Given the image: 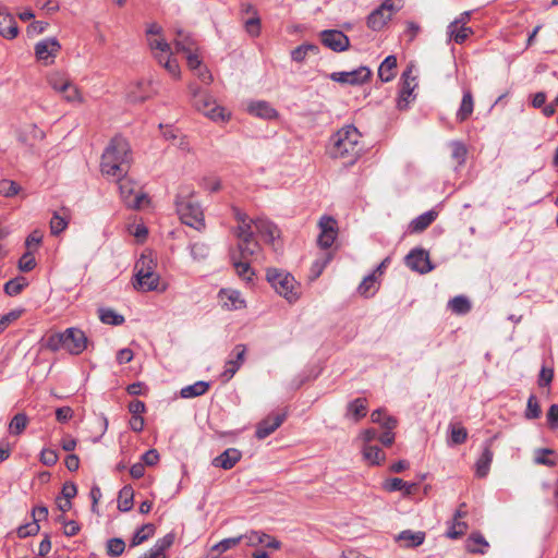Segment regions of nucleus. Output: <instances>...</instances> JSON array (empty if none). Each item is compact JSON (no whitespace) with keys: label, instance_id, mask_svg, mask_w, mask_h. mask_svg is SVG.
Segmentation results:
<instances>
[{"label":"nucleus","instance_id":"69168bd1","mask_svg":"<svg viewBox=\"0 0 558 558\" xmlns=\"http://www.w3.org/2000/svg\"><path fill=\"white\" fill-rule=\"evenodd\" d=\"M174 539L175 535L173 533H168L163 537L157 539L153 547H155L156 550L166 554V551L173 545Z\"/></svg>","mask_w":558,"mask_h":558},{"label":"nucleus","instance_id":"ea45409f","mask_svg":"<svg viewBox=\"0 0 558 558\" xmlns=\"http://www.w3.org/2000/svg\"><path fill=\"white\" fill-rule=\"evenodd\" d=\"M28 286V281L25 277L23 276H17L11 280H9L5 284H4V293L8 294L9 296H15L17 294H20L25 287Z\"/></svg>","mask_w":558,"mask_h":558},{"label":"nucleus","instance_id":"f03ea898","mask_svg":"<svg viewBox=\"0 0 558 558\" xmlns=\"http://www.w3.org/2000/svg\"><path fill=\"white\" fill-rule=\"evenodd\" d=\"M362 134L354 125H345L337 131L330 142L328 153L331 158H350L349 163L356 161L362 153Z\"/></svg>","mask_w":558,"mask_h":558},{"label":"nucleus","instance_id":"2f4dec72","mask_svg":"<svg viewBox=\"0 0 558 558\" xmlns=\"http://www.w3.org/2000/svg\"><path fill=\"white\" fill-rule=\"evenodd\" d=\"M397 58L388 56L380 63L378 69V76L383 82H390L396 76Z\"/></svg>","mask_w":558,"mask_h":558},{"label":"nucleus","instance_id":"c85d7f7f","mask_svg":"<svg viewBox=\"0 0 558 558\" xmlns=\"http://www.w3.org/2000/svg\"><path fill=\"white\" fill-rule=\"evenodd\" d=\"M473 109H474L473 95L470 89H465L463 92V97L461 100L460 108L457 112V120L459 122L466 121L473 113Z\"/></svg>","mask_w":558,"mask_h":558},{"label":"nucleus","instance_id":"6ab92c4d","mask_svg":"<svg viewBox=\"0 0 558 558\" xmlns=\"http://www.w3.org/2000/svg\"><path fill=\"white\" fill-rule=\"evenodd\" d=\"M46 137L45 132L36 124H27L17 131V141L25 146L34 147Z\"/></svg>","mask_w":558,"mask_h":558},{"label":"nucleus","instance_id":"412c9836","mask_svg":"<svg viewBox=\"0 0 558 558\" xmlns=\"http://www.w3.org/2000/svg\"><path fill=\"white\" fill-rule=\"evenodd\" d=\"M242 458V453L236 448H228L222 453L217 456L211 464L215 468H221L223 470H231Z\"/></svg>","mask_w":558,"mask_h":558},{"label":"nucleus","instance_id":"a19ab883","mask_svg":"<svg viewBox=\"0 0 558 558\" xmlns=\"http://www.w3.org/2000/svg\"><path fill=\"white\" fill-rule=\"evenodd\" d=\"M424 539H425L424 532H413L411 530L402 531L398 536V541L405 542V545L408 547H417L421 544H423Z\"/></svg>","mask_w":558,"mask_h":558},{"label":"nucleus","instance_id":"864d4df0","mask_svg":"<svg viewBox=\"0 0 558 558\" xmlns=\"http://www.w3.org/2000/svg\"><path fill=\"white\" fill-rule=\"evenodd\" d=\"M466 154L468 150L464 144L461 142L451 143V157L458 166H461L465 162Z\"/></svg>","mask_w":558,"mask_h":558},{"label":"nucleus","instance_id":"aec40b11","mask_svg":"<svg viewBox=\"0 0 558 558\" xmlns=\"http://www.w3.org/2000/svg\"><path fill=\"white\" fill-rule=\"evenodd\" d=\"M245 353V344L240 343L234 347L231 353L233 357L226 362L225 371L222 373V376L226 378V380L231 379L238 372V369L241 367V365L244 362Z\"/></svg>","mask_w":558,"mask_h":558},{"label":"nucleus","instance_id":"774afa93","mask_svg":"<svg viewBox=\"0 0 558 558\" xmlns=\"http://www.w3.org/2000/svg\"><path fill=\"white\" fill-rule=\"evenodd\" d=\"M546 416L549 427L556 429L558 427V404H551Z\"/></svg>","mask_w":558,"mask_h":558},{"label":"nucleus","instance_id":"b1692460","mask_svg":"<svg viewBox=\"0 0 558 558\" xmlns=\"http://www.w3.org/2000/svg\"><path fill=\"white\" fill-rule=\"evenodd\" d=\"M384 488L387 492H399L402 490L404 496L413 495L417 488V483H408L404 482L402 478L393 477L385 482Z\"/></svg>","mask_w":558,"mask_h":558},{"label":"nucleus","instance_id":"f704fd0d","mask_svg":"<svg viewBox=\"0 0 558 558\" xmlns=\"http://www.w3.org/2000/svg\"><path fill=\"white\" fill-rule=\"evenodd\" d=\"M134 490L132 486L125 485L121 488L118 496V509L122 512L130 511L133 508Z\"/></svg>","mask_w":558,"mask_h":558},{"label":"nucleus","instance_id":"79ce46f5","mask_svg":"<svg viewBox=\"0 0 558 558\" xmlns=\"http://www.w3.org/2000/svg\"><path fill=\"white\" fill-rule=\"evenodd\" d=\"M318 50V46L314 44H303L291 51V59L298 63H301L305 60L308 52L317 53Z\"/></svg>","mask_w":558,"mask_h":558},{"label":"nucleus","instance_id":"de8ad7c7","mask_svg":"<svg viewBox=\"0 0 558 558\" xmlns=\"http://www.w3.org/2000/svg\"><path fill=\"white\" fill-rule=\"evenodd\" d=\"M468 430L460 424H450V438L448 442L450 445H461L466 441Z\"/></svg>","mask_w":558,"mask_h":558},{"label":"nucleus","instance_id":"6e6d98bb","mask_svg":"<svg viewBox=\"0 0 558 558\" xmlns=\"http://www.w3.org/2000/svg\"><path fill=\"white\" fill-rule=\"evenodd\" d=\"M466 522L461 519L453 518L451 526L447 531V536L450 538H459L466 532Z\"/></svg>","mask_w":558,"mask_h":558},{"label":"nucleus","instance_id":"7ed1b4c3","mask_svg":"<svg viewBox=\"0 0 558 558\" xmlns=\"http://www.w3.org/2000/svg\"><path fill=\"white\" fill-rule=\"evenodd\" d=\"M251 234L246 230L239 233V242L235 247L230 248L231 263L240 278L251 282L255 275L251 268L250 258L260 250L259 243L255 239H248Z\"/></svg>","mask_w":558,"mask_h":558},{"label":"nucleus","instance_id":"39448f33","mask_svg":"<svg viewBox=\"0 0 558 558\" xmlns=\"http://www.w3.org/2000/svg\"><path fill=\"white\" fill-rule=\"evenodd\" d=\"M189 89L192 96L193 107L213 121H225L229 116L225 108L218 106L216 100L205 90H202L195 84H190Z\"/></svg>","mask_w":558,"mask_h":558},{"label":"nucleus","instance_id":"c756f323","mask_svg":"<svg viewBox=\"0 0 558 558\" xmlns=\"http://www.w3.org/2000/svg\"><path fill=\"white\" fill-rule=\"evenodd\" d=\"M248 112L263 119H274L277 117V111L266 101H255L250 104Z\"/></svg>","mask_w":558,"mask_h":558},{"label":"nucleus","instance_id":"423d86ee","mask_svg":"<svg viewBox=\"0 0 558 558\" xmlns=\"http://www.w3.org/2000/svg\"><path fill=\"white\" fill-rule=\"evenodd\" d=\"M191 194L192 193L189 191L186 196L182 193L177 196V213L182 223L195 230H201L205 227L204 214L199 204L192 199Z\"/></svg>","mask_w":558,"mask_h":558},{"label":"nucleus","instance_id":"a18cd8bd","mask_svg":"<svg viewBox=\"0 0 558 558\" xmlns=\"http://www.w3.org/2000/svg\"><path fill=\"white\" fill-rule=\"evenodd\" d=\"M449 307L453 313L463 315L471 311V303L468 298L458 295L449 301Z\"/></svg>","mask_w":558,"mask_h":558},{"label":"nucleus","instance_id":"9d476101","mask_svg":"<svg viewBox=\"0 0 558 558\" xmlns=\"http://www.w3.org/2000/svg\"><path fill=\"white\" fill-rule=\"evenodd\" d=\"M413 68L414 66L412 64L408 65L401 75V87L397 100V107L399 110L407 109L409 104L415 98L413 92L417 86V83L416 76L413 75Z\"/></svg>","mask_w":558,"mask_h":558},{"label":"nucleus","instance_id":"c03bdc74","mask_svg":"<svg viewBox=\"0 0 558 558\" xmlns=\"http://www.w3.org/2000/svg\"><path fill=\"white\" fill-rule=\"evenodd\" d=\"M99 319L104 324L120 326L124 323V317L116 313L112 308H99Z\"/></svg>","mask_w":558,"mask_h":558},{"label":"nucleus","instance_id":"1a4fd4ad","mask_svg":"<svg viewBox=\"0 0 558 558\" xmlns=\"http://www.w3.org/2000/svg\"><path fill=\"white\" fill-rule=\"evenodd\" d=\"M402 8V0H385L367 16V26L373 31H380L391 19L392 14Z\"/></svg>","mask_w":558,"mask_h":558},{"label":"nucleus","instance_id":"37998d69","mask_svg":"<svg viewBox=\"0 0 558 558\" xmlns=\"http://www.w3.org/2000/svg\"><path fill=\"white\" fill-rule=\"evenodd\" d=\"M233 211H234L235 219L241 223L234 230L235 236L239 239V233L241 232V230H246L247 229L248 233L251 234V236L248 239H254V232L252 230V225H253L254 220L250 219L246 216V214L242 213L238 208H233Z\"/></svg>","mask_w":558,"mask_h":558},{"label":"nucleus","instance_id":"09e8293b","mask_svg":"<svg viewBox=\"0 0 558 558\" xmlns=\"http://www.w3.org/2000/svg\"><path fill=\"white\" fill-rule=\"evenodd\" d=\"M59 94L62 96V98L66 102H70V104L81 105L84 101V98H83L80 89L73 83L69 84L68 87L63 92H60Z\"/></svg>","mask_w":558,"mask_h":558},{"label":"nucleus","instance_id":"e2e57ef3","mask_svg":"<svg viewBox=\"0 0 558 558\" xmlns=\"http://www.w3.org/2000/svg\"><path fill=\"white\" fill-rule=\"evenodd\" d=\"M17 267L23 272H28L36 267V260L31 251H27L22 255Z\"/></svg>","mask_w":558,"mask_h":558},{"label":"nucleus","instance_id":"f257e3e1","mask_svg":"<svg viewBox=\"0 0 558 558\" xmlns=\"http://www.w3.org/2000/svg\"><path fill=\"white\" fill-rule=\"evenodd\" d=\"M132 160L129 142L122 136H114L102 153L101 173L113 178L124 177L131 168Z\"/></svg>","mask_w":558,"mask_h":558},{"label":"nucleus","instance_id":"dca6fc26","mask_svg":"<svg viewBox=\"0 0 558 558\" xmlns=\"http://www.w3.org/2000/svg\"><path fill=\"white\" fill-rule=\"evenodd\" d=\"M337 221L329 216H323L319 220L320 233L317 243L322 248H329L337 238Z\"/></svg>","mask_w":558,"mask_h":558},{"label":"nucleus","instance_id":"338daca9","mask_svg":"<svg viewBox=\"0 0 558 558\" xmlns=\"http://www.w3.org/2000/svg\"><path fill=\"white\" fill-rule=\"evenodd\" d=\"M209 248L203 243H193L191 245V254L194 259L201 260L207 257Z\"/></svg>","mask_w":558,"mask_h":558},{"label":"nucleus","instance_id":"5fc2aeb1","mask_svg":"<svg viewBox=\"0 0 558 558\" xmlns=\"http://www.w3.org/2000/svg\"><path fill=\"white\" fill-rule=\"evenodd\" d=\"M542 413L538 400L535 395H531L527 399L525 417L527 420L538 418Z\"/></svg>","mask_w":558,"mask_h":558},{"label":"nucleus","instance_id":"3c124183","mask_svg":"<svg viewBox=\"0 0 558 558\" xmlns=\"http://www.w3.org/2000/svg\"><path fill=\"white\" fill-rule=\"evenodd\" d=\"M125 549V543L120 537H113L107 541V554L110 557H119Z\"/></svg>","mask_w":558,"mask_h":558},{"label":"nucleus","instance_id":"bb28decb","mask_svg":"<svg viewBox=\"0 0 558 558\" xmlns=\"http://www.w3.org/2000/svg\"><path fill=\"white\" fill-rule=\"evenodd\" d=\"M174 46L178 52H183L185 54L193 51H198V47L195 39L190 34H186L183 31L177 32Z\"/></svg>","mask_w":558,"mask_h":558},{"label":"nucleus","instance_id":"f3484780","mask_svg":"<svg viewBox=\"0 0 558 558\" xmlns=\"http://www.w3.org/2000/svg\"><path fill=\"white\" fill-rule=\"evenodd\" d=\"M61 50V45L56 38H46L35 46V54L39 61L45 62V64H50L53 62L57 53Z\"/></svg>","mask_w":558,"mask_h":558},{"label":"nucleus","instance_id":"49530a36","mask_svg":"<svg viewBox=\"0 0 558 558\" xmlns=\"http://www.w3.org/2000/svg\"><path fill=\"white\" fill-rule=\"evenodd\" d=\"M27 424V415L25 413H17L12 417L9 424V432L12 435H21L25 430Z\"/></svg>","mask_w":558,"mask_h":558},{"label":"nucleus","instance_id":"0e129e2a","mask_svg":"<svg viewBox=\"0 0 558 558\" xmlns=\"http://www.w3.org/2000/svg\"><path fill=\"white\" fill-rule=\"evenodd\" d=\"M23 313V310H13L0 318V335L15 320H17Z\"/></svg>","mask_w":558,"mask_h":558},{"label":"nucleus","instance_id":"6e6552de","mask_svg":"<svg viewBox=\"0 0 558 558\" xmlns=\"http://www.w3.org/2000/svg\"><path fill=\"white\" fill-rule=\"evenodd\" d=\"M118 180L122 202L128 208L140 209L144 203H148L147 195L137 191V184L126 175L116 178Z\"/></svg>","mask_w":558,"mask_h":558},{"label":"nucleus","instance_id":"4be33fe9","mask_svg":"<svg viewBox=\"0 0 558 558\" xmlns=\"http://www.w3.org/2000/svg\"><path fill=\"white\" fill-rule=\"evenodd\" d=\"M0 35L7 39H13L19 35L17 23L10 12L0 10Z\"/></svg>","mask_w":558,"mask_h":558},{"label":"nucleus","instance_id":"cd10ccee","mask_svg":"<svg viewBox=\"0 0 558 558\" xmlns=\"http://www.w3.org/2000/svg\"><path fill=\"white\" fill-rule=\"evenodd\" d=\"M460 23L461 21H453L448 26V34L457 44H463L473 34L471 27L460 25Z\"/></svg>","mask_w":558,"mask_h":558},{"label":"nucleus","instance_id":"603ef678","mask_svg":"<svg viewBox=\"0 0 558 558\" xmlns=\"http://www.w3.org/2000/svg\"><path fill=\"white\" fill-rule=\"evenodd\" d=\"M69 225V220L66 217L60 216L57 211L53 213V216L50 220V231L53 235H59L63 232Z\"/></svg>","mask_w":558,"mask_h":558},{"label":"nucleus","instance_id":"5701e85b","mask_svg":"<svg viewBox=\"0 0 558 558\" xmlns=\"http://www.w3.org/2000/svg\"><path fill=\"white\" fill-rule=\"evenodd\" d=\"M490 444H492V440L486 442L482 454L480 456V458L477 459V461L475 463V468H476L475 473H476L477 477H481V478L486 477L489 472L490 464H492L493 457H494V452L490 449Z\"/></svg>","mask_w":558,"mask_h":558},{"label":"nucleus","instance_id":"a878e982","mask_svg":"<svg viewBox=\"0 0 558 558\" xmlns=\"http://www.w3.org/2000/svg\"><path fill=\"white\" fill-rule=\"evenodd\" d=\"M367 414V400L366 398H356L349 402L347 405V416L354 422H359Z\"/></svg>","mask_w":558,"mask_h":558},{"label":"nucleus","instance_id":"c9c22d12","mask_svg":"<svg viewBox=\"0 0 558 558\" xmlns=\"http://www.w3.org/2000/svg\"><path fill=\"white\" fill-rule=\"evenodd\" d=\"M220 295L222 300L227 298L228 301L225 302V306L228 310H239L245 306V301L241 298L239 291L221 290Z\"/></svg>","mask_w":558,"mask_h":558},{"label":"nucleus","instance_id":"13d9d810","mask_svg":"<svg viewBox=\"0 0 558 558\" xmlns=\"http://www.w3.org/2000/svg\"><path fill=\"white\" fill-rule=\"evenodd\" d=\"M376 283V277L375 272L366 276L363 281L360 283L357 288V292L365 298H368L374 294V291L372 289L375 287Z\"/></svg>","mask_w":558,"mask_h":558},{"label":"nucleus","instance_id":"0eeeda50","mask_svg":"<svg viewBox=\"0 0 558 558\" xmlns=\"http://www.w3.org/2000/svg\"><path fill=\"white\" fill-rule=\"evenodd\" d=\"M154 262L142 255L141 259L135 264V276L133 287L141 291L158 290L159 275L154 271Z\"/></svg>","mask_w":558,"mask_h":558},{"label":"nucleus","instance_id":"2eb2a0df","mask_svg":"<svg viewBox=\"0 0 558 558\" xmlns=\"http://www.w3.org/2000/svg\"><path fill=\"white\" fill-rule=\"evenodd\" d=\"M253 225L255 226V229L259 235L267 243L271 244L276 252L281 248V246L277 243V239L280 238V230L274 222L259 218L254 220Z\"/></svg>","mask_w":558,"mask_h":558},{"label":"nucleus","instance_id":"680f3d73","mask_svg":"<svg viewBox=\"0 0 558 558\" xmlns=\"http://www.w3.org/2000/svg\"><path fill=\"white\" fill-rule=\"evenodd\" d=\"M39 530L40 526L37 523V520H33L29 523L19 526L16 533L20 538H25L28 536L36 535L39 532Z\"/></svg>","mask_w":558,"mask_h":558},{"label":"nucleus","instance_id":"a211bd4d","mask_svg":"<svg viewBox=\"0 0 558 558\" xmlns=\"http://www.w3.org/2000/svg\"><path fill=\"white\" fill-rule=\"evenodd\" d=\"M286 413L271 414L260 421L255 430L257 439H265L271 435L286 420Z\"/></svg>","mask_w":558,"mask_h":558},{"label":"nucleus","instance_id":"9b49d317","mask_svg":"<svg viewBox=\"0 0 558 558\" xmlns=\"http://www.w3.org/2000/svg\"><path fill=\"white\" fill-rule=\"evenodd\" d=\"M65 351L72 355H78L87 349L88 338L83 330L76 327L66 328L64 331Z\"/></svg>","mask_w":558,"mask_h":558},{"label":"nucleus","instance_id":"72a5a7b5","mask_svg":"<svg viewBox=\"0 0 558 558\" xmlns=\"http://www.w3.org/2000/svg\"><path fill=\"white\" fill-rule=\"evenodd\" d=\"M209 389V383L199 380L181 389L180 396L184 399L205 395Z\"/></svg>","mask_w":558,"mask_h":558},{"label":"nucleus","instance_id":"bf43d9fd","mask_svg":"<svg viewBox=\"0 0 558 558\" xmlns=\"http://www.w3.org/2000/svg\"><path fill=\"white\" fill-rule=\"evenodd\" d=\"M21 186L12 180L3 179L0 181V194L5 197H13L19 194Z\"/></svg>","mask_w":558,"mask_h":558},{"label":"nucleus","instance_id":"58836bf2","mask_svg":"<svg viewBox=\"0 0 558 558\" xmlns=\"http://www.w3.org/2000/svg\"><path fill=\"white\" fill-rule=\"evenodd\" d=\"M47 82L49 86L57 93L63 92L72 81L64 74L60 72H54L48 75Z\"/></svg>","mask_w":558,"mask_h":558},{"label":"nucleus","instance_id":"8fccbe9b","mask_svg":"<svg viewBox=\"0 0 558 558\" xmlns=\"http://www.w3.org/2000/svg\"><path fill=\"white\" fill-rule=\"evenodd\" d=\"M547 456H556L555 450L549 448L538 449L536 451L534 462L541 465L555 466L557 464V459H550Z\"/></svg>","mask_w":558,"mask_h":558},{"label":"nucleus","instance_id":"393cba45","mask_svg":"<svg viewBox=\"0 0 558 558\" xmlns=\"http://www.w3.org/2000/svg\"><path fill=\"white\" fill-rule=\"evenodd\" d=\"M437 218V213L435 210H428L415 219H413L409 225V231L411 233H420L426 230Z\"/></svg>","mask_w":558,"mask_h":558},{"label":"nucleus","instance_id":"473e14b6","mask_svg":"<svg viewBox=\"0 0 558 558\" xmlns=\"http://www.w3.org/2000/svg\"><path fill=\"white\" fill-rule=\"evenodd\" d=\"M363 458L369 462L372 465L381 464L386 456L383 450L378 446L373 445H364L362 449Z\"/></svg>","mask_w":558,"mask_h":558},{"label":"nucleus","instance_id":"052dcab7","mask_svg":"<svg viewBox=\"0 0 558 558\" xmlns=\"http://www.w3.org/2000/svg\"><path fill=\"white\" fill-rule=\"evenodd\" d=\"M242 539H243V536H240V535L235 536V537L225 538V539L220 541L219 543H217L216 545H214L211 549L218 551L219 554H222V553L235 547L236 545H239Z\"/></svg>","mask_w":558,"mask_h":558},{"label":"nucleus","instance_id":"20e7f679","mask_svg":"<svg viewBox=\"0 0 558 558\" xmlns=\"http://www.w3.org/2000/svg\"><path fill=\"white\" fill-rule=\"evenodd\" d=\"M266 280L289 303L295 302L299 299L300 287L291 274L278 268H267Z\"/></svg>","mask_w":558,"mask_h":558},{"label":"nucleus","instance_id":"4d7b16f0","mask_svg":"<svg viewBox=\"0 0 558 558\" xmlns=\"http://www.w3.org/2000/svg\"><path fill=\"white\" fill-rule=\"evenodd\" d=\"M242 536L246 541L247 546H257L265 543L266 538H269V534L262 531H250Z\"/></svg>","mask_w":558,"mask_h":558},{"label":"nucleus","instance_id":"7c9ffc66","mask_svg":"<svg viewBox=\"0 0 558 558\" xmlns=\"http://www.w3.org/2000/svg\"><path fill=\"white\" fill-rule=\"evenodd\" d=\"M489 546L481 533H472L465 541V548L471 554H484Z\"/></svg>","mask_w":558,"mask_h":558},{"label":"nucleus","instance_id":"4468645a","mask_svg":"<svg viewBox=\"0 0 558 558\" xmlns=\"http://www.w3.org/2000/svg\"><path fill=\"white\" fill-rule=\"evenodd\" d=\"M405 265L420 274H427L434 268L428 252L423 248H413L405 257Z\"/></svg>","mask_w":558,"mask_h":558},{"label":"nucleus","instance_id":"4c0bfd02","mask_svg":"<svg viewBox=\"0 0 558 558\" xmlns=\"http://www.w3.org/2000/svg\"><path fill=\"white\" fill-rule=\"evenodd\" d=\"M44 343L43 347L52 351L57 352L61 349L65 350V340H64V332H53L48 336H46L43 339Z\"/></svg>","mask_w":558,"mask_h":558},{"label":"nucleus","instance_id":"e433bc0d","mask_svg":"<svg viewBox=\"0 0 558 558\" xmlns=\"http://www.w3.org/2000/svg\"><path fill=\"white\" fill-rule=\"evenodd\" d=\"M156 527L153 523L143 524L140 529L136 530L132 539L131 547H135L147 541L155 534Z\"/></svg>","mask_w":558,"mask_h":558},{"label":"nucleus","instance_id":"f8f14e48","mask_svg":"<svg viewBox=\"0 0 558 558\" xmlns=\"http://www.w3.org/2000/svg\"><path fill=\"white\" fill-rule=\"evenodd\" d=\"M372 72L367 66H360L350 72H333L330 80L340 84L362 85L371 78Z\"/></svg>","mask_w":558,"mask_h":558},{"label":"nucleus","instance_id":"ddd939ff","mask_svg":"<svg viewBox=\"0 0 558 558\" xmlns=\"http://www.w3.org/2000/svg\"><path fill=\"white\" fill-rule=\"evenodd\" d=\"M319 37L324 46L336 52L345 51L350 47L349 37L338 29H325L320 32Z\"/></svg>","mask_w":558,"mask_h":558}]
</instances>
